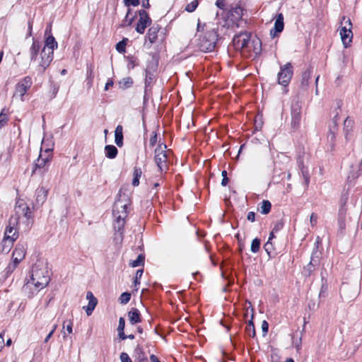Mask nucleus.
<instances>
[{"label": "nucleus", "instance_id": "47", "mask_svg": "<svg viewBox=\"0 0 362 362\" xmlns=\"http://www.w3.org/2000/svg\"><path fill=\"white\" fill-rule=\"evenodd\" d=\"M124 4L126 6L129 7L130 6H137L140 4L139 0H124Z\"/></svg>", "mask_w": 362, "mask_h": 362}, {"label": "nucleus", "instance_id": "62", "mask_svg": "<svg viewBox=\"0 0 362 362\" xmlns=\"http://www.w3.org/2000/svg\"><path fill=\"white\" fill-rule=\"evenodd\" d=\"M86 298L89 301L90 300H95L97 299L93 294L91 291H88L86 293Z\"/></svg>", "mask_w": 362, "mask_h": 362}, {"label": "nucleus", "instance_id": "28", "mask_svg": "<svg viewBox=\"0 0 362 362\" xmlns=\"http://www.w3.org/2000/svg\"><path fill=\"white\" fill-rule=\"evenodd\" d=\"M354 126V120L351 119L349 117H347L344 122V132L345 134V138L348 139V135L350 132L352 131V128Z\"/></svg>", "mask_w": 362, "mask_h": 362}, {"label": "nucleus", "instance_id": "29", "mask_svg": "<svg viewBox=\"0 0 362 362\" xmlns=\"http://www.w3.org/2000/svg\"><path fill=\"white\" fill-rule=\"evenodd\" d=\"M142 175V170L140 168L135 166L133 171L132 185L136 187L139 185V179Z\"/></svg>", "mask_w": 362, "mask_h": 362}, {"label": "nucleus", "instance_id": "3", "mask_svg": "<svg viewBox=\"0 0 362 362\" xmlns=\"http://www.w3.org/2000/svg\"><path fill=\"white\" fill-rule=\"evenodd\" d=\"M14 211L15 214L12 216L11 218H16L18 223H21V220H22L23 230H29L33 223L31 217L32 212L28 205L23 199L16 201Z\"/></svg>", "mask_w": 362, "mask_h": 362}, {"label": "nucleus", "instance_id": "60", "mask_svg": "<svg viewBox=\"0 0 362 362\" xmlns=\"http://www.w3.org/2000/svg\"><path fill=\"white\" fill-rule=\"evenodd\" d=\"M117 332L119 339L124 340L127 339V335L124 334V330Z\"/></svg>", "mask_w": 362, "mask_h": 362}, {"label": "nucleus", "instance_id": "4", "mask_svg": "<svg viewBox=\"0 0 362 362\" xmlns=\"http://www.w3.org/2000/svg\"><path fill=\"white\" fill-rule=\"evenodd\" d=\"M49 280L48 271L35 265L33 267L30 279L28 281L27 285L34 286L37 290H40L49 284Z\"/></svg>", "mask_w": 362, "mask_h": 362}, {"label": "nucleus", "instance_id": "21", "mask_svg": "<svg viewBox=\"0 0 362 362\" xmlns=\"http://www.w3.org/2000/svg\"><path fill=\"white\" fill-rule=\"evenodd\" d=\"M48 191L44 187H39L35 191V203L42 206L46 201Z\"/></svg>", "mask_w": 362, "mask_h": 362}, {"label": "nucleus", "instance_id": "58", "mask_svg": "<svg viewBox=\"0 0 362 362\" xmlns=\"http://www.w3.org/2000/svg\"><path fill=\"white\" fill-rule=\"evenodd\" d=\"M134 351L137 355L138 358H140V355H142L144 356V351L142 350V348L140 347L139 346H137Z\"/></svg>", "mask_w": 362, "mask_h": 362}, {"label": "nucleus", "instance_id": "6", "mask_svg": "<svg viewBox=\"0 0 362 362\" xmlns=\"http://www.w3.org/2000/svg\"><path fill=\"white\" fill-rule=\"evenodd\" d=\"M165 144H159L154 151V161L158 168L160 173H166L169 166V156L171 153L170 150H166Z\"/></svg>", "mask_w": 362, "mask_h": 362}, {"label": "nucleus", "instance_id": "35", "mask_svg": "<svg viewBox=\"0 0 362 362\" xmlns=\"http://www.w3.org/2000/svg\"><path fill=\"white\" fill-rule=\"evenodd\" d=\"M252 319L253 315H252V319L249 321L247 325L246 326L245 332L250 337H255L256 334Z\"/></svg>", "mask_w": 362, "mask_h": 362}, {"label": "nucleus", "instance_id": "57", "mask_svg": "<svg viewBox=\"0 0 362 362\" xmlns=\"http://www.w3.org/2000/svg\"><path fill=\"white\" fill-rule=\"evenodd\" d=\"M5 333V331H3L0 334V351L2 350L4 346V334Z\"/></svg>", "mask_w": 362, "mask_h": 362}, {"label": "nucleus", "instance_id": "10", "mask_svg": "<svg viewBox=\"0 0 362 362\" xmlns=\"http://www.w3.org/2000/svg\"><path fill=\"white\" fill-rule=\"evenodd\" d=\"M320 264V252L318 247L316 246L312 252L311 258L309 264L303 267V274L305 277H309L312 275L313 272L318 267Z\"/></svg>", "mask_w": 362, "mask_h": 362}, {"label": "nucleus", "instance_id": "43", "mask_svg": "<svg viewBox=\"0 0 362 362\" xmlns=\"http://www.w3.org/2000/svg\"><path fill=\"white\" fill-rule=\"evenodd\" d=\"M341 27H346V29L350 28V30H352V23L351 21V19L349 18H346V16H342L341 18Z\"/></svg>", "mask_w": 362, "mask_h": 362}, {"label": "nucleus", "instance_id": "63", "mask_svg": "<svg viewBox=\"0 0 362 362\" xmlns=\"http://www.w3.org/2000/svg\"><path fill=\"white\" fill-rule=\"evenodd\" d=\"M326 289H327V286H325L324 284L322 285V287H321V289H320V294H319V297H325V291H326Z\"/></svg>", "mask_w": 362, "mask_h": 362}, {"label": "nucleus", "instance_id": "41", "mask_svg": "<svg viewBox=\"0 0 362 362\" xmlns=\"http://www.w3.org/2000/svg\"><path fill=\"white\" fill-rule=\"evenodd\" d=\"M260 240L257 238L252 240L251 243V252L253 253H257L260 248Z\"/></svg>", "mask_w": 362, "mask_h": 362}, {"label": "nucleus", "instance_id": "20", "mask_svg": "<svg viewBox=\"0 0 362 362\" xmlns=\"http://www.w3.org/2000/svg\"><path fill=\"white\" fill-rule=\"evenodd\" d=\"M160 30V26L158 24H153L148 30L146 37L148 40L150 44L155 43L158 39V33Z\"/></svg>", "mask_w": 362, "mask_h": 362}, {"label": "nucleus", "instance_id": "48", "mask_svg": "<svg viewBox=\"0 0 362 362\" xmlns=\"http://www.w3.org/2000/svg\"><path fill=\"white\" fill-rule=\"evenodd\" d=\"M8 121V117L2 112L0 113V128L4 126Z\"/></svg>", "mask_w": 362, "mask_h": 362}, {"label": "nucleus", "instance_id": "23", "mask_svg": "<svg viewBox=\"0 0 362 362\" xmlns=\"http://www.w3.org/2000/svg\"><path fill=\"white\" fill-rule=\"evenodd\" d=\"M153 64L151 63V66L150 64H148L146 68L145 72H146V77H145V88L147 89L148 87H149L151 83H153L155 76L153 74Z\"/></svg>", "mask_w": 362, "mask_h": 362}, {"label": "nucleus", "instance_id": "2", "mask_svg": "<svg viewBox=\"0 0 362 362\" xmlns=\"http://www.w3.org/2000/svg\"><path fill=\"white\" fill-rule=\"evenodd\" d=\"M58 47L55 38L49 35L46 37L45 46L40 53V59L36 71L38 74H43L46 69L49 66L54 57V50Z\"/></svg>", "mask_w": 362, "mask_h": 362}, {"label": "nucleus", "instance_id": "22", "mask_svg": "<svg viewBox=\"0 0 362 362\" xmlns=\"http://www.w3.org/2000/svg\"><path fill=\"white\" fill-rule=\"evenodd\" d=\"M41 47L40 42L37 40L33 39L32 45L29 49L30 62H35Z\"/></svg>", "mask_w": 362, "mask_h": 362}, {"label": "nucleus", "instance_id": "1", "mask_svg": "<svg viewBox=\"0 0 362 362\" xmlns=\"http://www.w3.org/2000/svg\"><path fill=\"white\" fill-rule=\"evenodd\" d=\"M127 206L128 203L124 202L120 199H117L113 205V228L115 231V238H119L120 240L123 239L124 226L128 216Z\"/></svg>", "mask_w": 362, "mask_h": 362}, {"label": "nucleus", "instance_id": "55", "mask_svg": "<svg viewBox=\"0 0 362 362\" xmlns=\"http://www.w3.org/2000/svg\"><path fill=\"white\" fill-rule=\"evenodd\" d=\"M262 329L264 333V335H265L268 332L269 324L266 320H264L262 323Z\"/></svg>", "mask_w": 362, "mask_h": 362}, {"label": "nucleus", "instance_id": "15", "mask_svg": "<svg viewBox=\"0 0 362 362\" xmlns=\"http://www.w3.org/2000/svg\"><path fill=\"white\" fill-rule=\"evenodd\" d=\"M138 14L139 19L136 26V31L139 34H143L146 28L151 25L152 21L148 13L144 9L139 10Z\"/></svg>", "mask_w": 362, "mask_h": 362}, {"label": "nucleus", "instance_id": "19", "mask_svg": "<svg viewBox=\"0 0 362 362\" xmlns=\"http://www.w3.org/2000/svg\"><path fill=\"white\" fill-rule=\"evenodd\" d=\"M346 209L344 206H341L339 209L338 213V226H339V232L341 234H343L344 230L346 228Z\"/></svg>", "mask_w": 362, "mask_h": 362}, {"label": "nucleus", "instance_id": "40", "mask_svg": "<svg viewBox=\"0 0 362 362\" xmlns=\"http://www.w3.org/2000/svg\"><path fill=\"white\" fill-rule=\"evenodd\" d=\"M302 336L303 333H301L300 336L298 339H296L294 336L292 337V345L296 348L298 352L301 349Z\"/></svg>", "mask_w": 362, "mask_h": 362}, {"label": "nucleus", "instance_id": "12", "mask_svg": "<svg viewBox=\"0 0 362 362\" xmlns=\"http://www.w3.org/2000/svg\"><path fill=\"white\" fill-rule=\"evenodd\" d=\"M293 74V66L290 62L281 66L280 71L278 74V82L279 84L287 86L290 83Z\"/></svg>", "mask_w": 362, "mask_h": 362}, {"label": "nucleus", "instance_id": "34", "mask_svg": "<svg viewBox=\"0 0 362 362\" xmlns=\"http://www.w3.org/2000/svg\"><path fill=\"white\" fill-rule=\"evenodd\" d=\"M264 249L269 257H274L276 255L272 241H267L264 245Z\"/></svg>", "mask_w": 362, "mask_h": 362}, {"label": "nucleus", "instance_id": "44", "mask_svg": "<svg viewBox=\"0 0 362 362\" xmlns=\"http://www.w3.org/2000/svg\"><path fill=\"white\" fill-rule=\"evenodd\" d=\"M252 45H254V52L255 54V57H257V55L259 54L261 52V42L259 39L256 40H253L252 42Z\"/></svg>", "mask_w": 362, "mask_h": 362}, {"label": "nucleus", "instance_id": "26", "mask_svg": "<svg viewBox=\"0 0 362 362\" xmlns=\"http://www.w3.org/2000/svg\"><path fill=\"white\" fill-rule=\"evenodd\" d=\"M115 142L119 147H122L123 145V133L122 127L121 125H118L115 129Z\"/></svg>", "mask_w": 362, "mask_h": 362}, {"label": "nucleus", "instance_id": "14", "mask_svg": "<svg viewBox=\"0 0 362 362\" xmlns=\"http://www.w3.org/2000/svg\"><path fill=\"white\" fill-rule=\"evenodd\" d=\"M250 35L246 32L240 33L234 36L233 44L236 50H242L249 47L250 44Z\"/></svg>", "mask_w": 362, "mask_h": 362}, {"label": "nucleus", "instance_id": "8", "mask_svg": "<svg viewBox=\"0 0 362 362\" xmlns=\"http://www.w3.org/2000/svg\"><path fill=\"white\" fill-rule=\"evenodd\" d=\"M243 15V8L236 6L232 8L227 14L226 19H224V23L223 27L229 28H233L234 25L238 27V22L242 18Z\"/></svg>", "mask_w": 362, "mask_h": 362}, {"label": "nucleus", "instance_id": "11", "mask_svg": "<svg viewBox=\"0 0 362 362\" xmlns=\"http://www.w3.org/2000/svg\"><path fill=\"white\" fill-rule=\"evenodd\" d=\"M21 228V223H18L16 218H10L8 224L4 231V237L6 240L15 241L18 237V230Z\"/></svg>", "mask_w": 362, "mask_h": 362}, {"label": "nucleus", "instance_id": "49", "mask_svg": "<svg viewBox=\"0 0 362 362\" xmlns=\"http://www.w3.org/2000/svg\"><path fill=\"white\" fill-rule=\"evenodd\" d=\"M143 273H144V270L143 269H139V270L136 271V276H135V280H134V285L135 286H136L137 284H140L139 279L141 278Z\"/></svg>", "mask_w": 362, "mask_h": 362}, {"label": "nucleus", "instance_id": "7", "mask_svg": "<svg viewBox=\"0 0 362 362\" xmlns=\"http://www.w3.org/2000/svg\"><path fill=\"white\" fill-rule=\"evenodd\" d=\"M42 148H41V153L36 163H35L34 168L32 171V175L40 174L43 175L48 169L47 166L50 163L52 158V148H47L42 153Z\"/></svg>", "mask_w": 362, "mask_h": 362}, {"label": "nucleus", "instance_id": "25", "mask_svg": "<svg viewBox=\"0 0 362 362\" xmlns=\"http://www.w3.org/2000/svg\"><path fill=\"white\" fill-rule=\"evenodd\" d=\"M132 10L129 8H128L126 16L124 17V19L122 21L121 26L122 27H127L132 25L133 21H134V18H136V13L132 15Z\"/></svg>", "mask_w": 362, "mask_h": 362}, {"label": "nucleus", "instance_id": "64", "mask_svg": "<svg viewBox=\"0 0 362 362\" xmlns=\"http://www.w3.org/2000/svg\"><path fill=\"white\" fill-rule=\"evenodd\" d=\"M150 361H151V362H160L158 360V357L153 354L150 356Z\"/></svg>", "mask_w": 362, "mask_h": 362}, {"label": "nucleus", "instance_id": "24", "mask_svg": "<svg viewBox=\"0 0 362 362\" xmlns=\"http://www.w3.org/2000/svg\"><path fill=\"white\" fill-rule=\"evenodd\" d=\"M128 317L132 325L139 323L141 321V314L137 308H132L128 313Z\"/></svg>", "mask_w": 362, "mask_h": 362}, {"label": "nucleus", "instance_id": "31", "mask_svg": "<svg viewBox=\"0 0 362 362\" xmlns=\"http://www.w3.org/2000/svg\"><path fill=\"white\" fill-rule=\"evenodd\" d=\"M312 74V70L310 69H306L303 72L301 76V86H307L309 83V80L310 79Z\"/></svg>", "mask_w": 362, "mask_h": 362}, {"label": "nucleus", "instance_id": "18", "mask_svg": "<svg viewBox=\"0 0 362 362\" xmlns=\"http://www.w3.org/2000/svg\"><path fill=\"white\" fill-rule=\"evenodd\" d=\"M284 28V16L282 13H279L276 16L274 27L270 31V35L274 37L276 36V33H280L283 31Z\"/></svg>", "mask_w": 362, "mask_h": 362}, {"label": "nucleus", "instance_id": "45", "mask_svg": "<svg viewBox=\"0 0 362 362\" xmlns=\"http://www.w3.org/2000/svg\"><path fill=\"white\" fill-rule=\"evenodd\" d=\"M198 4H199L198 0H194L191 3L188 4L186 6L185 10L187 12H190V13L193 12L197 8Z\"/></svg>", "mask_w": 362, "mask_h": 362}, {"label": "nucleus", "instance_id": "9", "mask_svg": "<svg viewBox=\"0 0 362 362\" xmlns=\"http://www.w3.org/2000/svg\"><path fill=\"white\" fill-rule=\"evenodd\" d=\"M291 128L294 130L299 128L302 117V104L298 99L293 100L291 108Z\"/></svg>", "mask_w": 362, "mask_h": 362}, {"label": "nucleus", "instance_id": "50", "mask_svg": "<svg viewBox=\"0 0 362 362\" xmlns=\"http://www.w3.org/2000/svg\"><path fill=\"white\" fill-rule=\"evenodd\" d=\"M119 358L121 362H132V359L129 358V355L127 353L122 352L120 354Z\"/></svg>", "mask_w": 362, "mask_h": 362}, {"label": "nucleus", "instance_id": "30", "mask_svg": "<svg viewBox=\"0 0 362 362\" xmlns=\"http://www.w3.org/2000/svg\"><path fill=\"white\" fill-rule=\"evenodd\" d=\"M336 134L333 133H328L327 134V148L328 151L332 152L334 150Z\"/></svg>", "mask_w": 362, "mask_h": 362}, {"label": "nucleus", "instance_id": "54", "mask_svg": "<svg viewBox=\"0 0 362 362\" xmlns=\"http://www.w3.org/2000/svg\"><path fill=\"white\" fill-rule=\"evenodd\" d=\"M361 175V169L359 168L356 173L350 174L348 177V180H355Z\"/></svg>", "mask_w": 362, "mask_h": 362}, {"label": "nucleus", "instance_id": "37", "mask_svg": "<svg viewBox=\"0 0 362 362\" xmlns=\"http://www.w3.org/2000/svg\"><path fill=\"white\" fill-rule=\"evenodd\" d=\"M128 42V39L124 37L116 45V50L119 53H124L126 51V46Z\"/></svg>", "mask_w": 362, "mask_h": 362}, {"label": "nucleus", "instance_id": "42", "mask_svg": "<svg viewBox=\"0 0 362 362\" xmlns=\"http://www.w3.org/2000/svg\"><path fill=\"white\" fill-rule=\"evenodd\" d=\"M131 299V293L129 292H124L119 298V301L121 304H127Z\"/></svg>", "mask_w": 362, "mask_h": 362}, {"label": "nucleus", "instance_id": "33", "mask_svg": "<svg viewBox=\"0 0 362 362\" xmlns=\"http://www.w3.org/2000/svg\"><path fill=\"white\" fill-rule=\"evenodd\" d=\"M338 119H339V115H338V113H337L336 115L332 119L331 124H329L328 133H333V134L337 133V132H338V124H337Z\"/></svg>", "mask_w": 362, "mask_h": 362}, {"label": "nucleus", "instance_id": "13", "mask_svg": "<svg viewBox=\"0 0 362 362\" xmlns=\"http://www.w3.org/2000/svg\"><path fill=\"white\" fill-rule=\"evenodd\" d=\"M33 85L32 78L27 76L22 78L16 85L14 96L19 97L23 101V97Z\"/></svg>", "mask_w": 362, "mask_h": 362}, {"label": "nucleus", "instance_id": "56", "mask_svg": "<svg viewBox=\"0 0 362 362\" xmlns=\"http://www.w3.org/2000/svg\"><path fill=\"white\" fill-rule=\"evenodd\" d=\"M247 218L248 221L251 222H254L255 221V213L253 211H250L247 214Z\"/></svg>", "mask_w": 362, "mask_h": 362}, {"label": "nucleus", "instance_id": "53", "mask_svg": "<svg viewBox=\"0 0 362 362\" xmlns=\"http://www.w3.org/2000/svg\"><path fill=\"white\" fill-rule=\"evenodd\" d=\"M317 215L315 213H313L310 216V222L312 226H314L317 224Z\"/></svg>", "mask_w": 362, "mask_h": 362}, {"label": "nucleus", "instance_id": "36", "mask_svg": "<svg viewBox=\"0 0 362 362\" xmlns=\"http://www.w3.org/2000/svg\"><path fill=\"white\" fill-rule=\"evenodd\" d=\"M13 242L14 241H13L11 240H6V238H4L2 243H1V245H2L1 252L8 253L10 251L11 247L13 246Z\"/></svg>", "mask_w": 362, "mask_h": 362}, {"label": "nucleus", "instance_id": "46", "mask_svg": "<svg viewBox=\"0 0 362 362\" xmlns=\"http://www.w3.org/2000/svg\"><path fill=\"white\" fill-rule=\"evenodd\" d=\"M119 84L122 86L124 88H129L133 84V81L131 78L127 77L123 78L122 81L119 82Z\"/></svg>", "mask_w": 362, "mask_h": 362}, {"label": "nucleus", "instance_id": "39", "mask_svg": "<svg viewBox=\"0 0 362 362\" xmlns=\"http://www.w3.org/2000/svg\"><path fill=\"white\" fill-rule=\"evenodd\" d=\"M145 257L144 255L140 254L138 255L137 258L135 260L132 261L129 264L132 267H136L141 265H144V264Z\"/></svg>", "mask_w": 362, "mask_h": 362}, {"label": "nucleus", "instance_id": "59", "mask_svg": "<svg viewBox=\"0 0 362 362\" xmlns=\"http://www.w3.org/2000/svg\"><path fill=\"white\" fill-rule=\"evenodd\" d=\"M216 5L221 9H223L225 7L224 0H216Z\"/></svg>", "mask_w": 362, "mask_h": 362}, {"label": "nucleus", "instance_id": "5", "mask_svg": "<svg viewBox=\"0 0 362 362\" xmlns=\"http://www.w3.org/2000/svg\"><path fill=\"white\" fill-rule=\"evenodd\" d=\"M218 35L215 28L206 30L199 36L197 45L202 52H209L214 49Z\"/></svg>", "mask_w": 362, "mask_h": 362}, {"label": "nucleus", "instance_id": "52", "mask_svg": "<svg viewBox=\"0 0 362 362\" xmlns=\"http://www.w3.org/2000/svg\"><path fill=\"white\" fill-rule=\"evenodd\" d=\"M157 143V134L156 132H153V135L151 136L149 139V144L151 146H153Z\"/></svg>", "mask_w": 362, "mask_h": 362}, {"label": "nucleus", "instance_id": "16", "mask_svg": "<svg viewBox=\"0 0 362 362\" xmlns=\"http://www.w3.org/2000/svg\"><path fill=\"white\" fill-rule=\"evenodd\" d=\"M25 252L26 249L24 244H17L12 253V260L20 263L25 258Z\"/></svg>", "mask_w": 362, "mask_h": 362}, {"label": "nucleus", "instance_id": "32", "mask_svg": "<svg viewBox=\"0 0 362 362\" xmlns=\"http://www.w3.org/2000/svg\"><path fill=\"white\" fill-rule=\"evenodd\" d=\"M272 208V204L269 200H263L261 202L260 212L262 214H268Z\"/></svg>", "mask_w": 362, "mask_h": 362}, {"label": "nucleus", "instance_id": "27", "mask_svg": "<svg viewBox=\"0 0 362 362\" xmlns=\"http://www.w3.org/2000/svg\"><path fill=\"white\" fill-rule=\"evenodd\" d=\"M105 151L106 157L110 159L115 158L118 153L117 148L113 145L105 146Z\"/></svg>", "mask_w": 362, "mask_h": 362}, {"label": "nucleus", "instance_id": "51", "mask_svg": "<svg viewBox=\"0 0 362 362\" xmlns=\"http://www.w3.org/2000/svg\"><path fill=\"white\" fill-rule=\"evenodd\" d=\"M125 327V320L123 317H120L119 319V325L117 327V331H122L124 330Z\"/></svg>", "mask_w": 362, "mask_h": 362}, {"label": "nucleus", "instance_id": "61", "mask_svg": "<svg viewBox=\"0 0 362 362\" xmlns=\"http://www.w3.org/2000/svg\"><path fill=\"white\" fill-rule=\"evenodd\" d=\"M28 24V36H31L32 35V33H33V21H29Z\"/></svg>", "mask_w": 362, "mask_h": 362}, {"label": "nucleus", "instance_id": "17", "mask_svg": "<svg viewBox=\"0 0 362 362\" xmlns=\"http://www.w3.org/2000/svg\"><path fill=\"white\" fill-rule=\"evenodd\" d=\"M339 35L344 47L347 48L349 47L353 39L352 30L350 28L346 29V27H341Z\"/></svg>", "mask_w": 362, "mask_h": 362}, {"label": "nucleus", "instance_id": "38", "mask_svg": "<svg viewBox=\"0 0 362 362\" xmlns=\"http://www.w3.org/2000/svg\"><path fill=\"white\" fill-rule=\"evenodd\" d=\"M19 263L16 262L15 261L12 260L11 263L8 264V266L5 269V274L8 277L9 275H11L13 271L16 269Z\"/></svg>", "mask_w": 362, "mask_h": 362}]
</instances>
